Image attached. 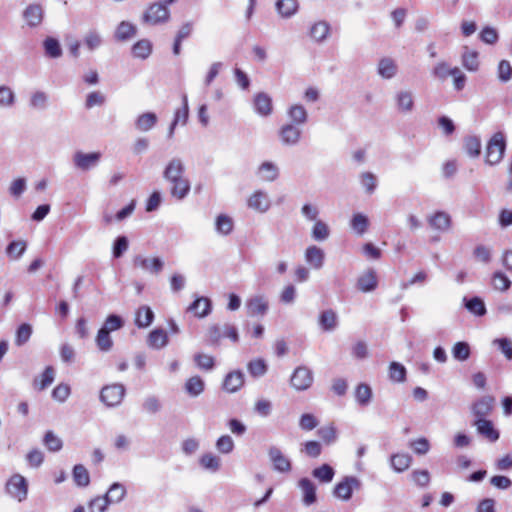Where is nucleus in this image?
<instances>
[{
    "mask_svg": "<svg viewBox=\"0 0 512 512\" xmlns=\"http://www.w3.org/2000/svg\"><path fill=\"white\" fill-rule=\"evenodd\" d=\"M184 173L185 166L180 158L171 159L163 171L164 179L171 184V195L177 199L185 198L190 191V182Z\"/></svg>",
    "mask_w": 512,
    "mask_h": 512,
    "instance_id": "f257e3e1",
    "label": "nucleus"
},
{
    "mask_svg": "<svg viewBox=\"0 0 512 512\" xmlns=\"http://www.w3.org/2000/svg\"><path fill=\"white\" fill-rule=\"evenodd\" d=\"M169 19V8L162 3H153L144 11L141 22L145 25L156 26L168 22Z\"/></svg>",
    "mask_w": 512,
    "mask_h": 512,
    "instance_id": "f03ea898",
    "label": "nucleus"
},
{
    "mask_svg": "<svg viewBox=\"0 0 512 512\" xmlns=\"http://www.w3.org/2000/svg\"><path fill=\"white\" fill-rule=\"evenodd\" d=\"M506 141L501 132L495 133L489 140L486 147L485 161L489 165L498 164L505 152Z\"/></svg>",
    "mask_w": 512,
    "mask_h": 512,
    "instance_id": "7ed1b4c3",
    "label": "nucleus"
},
{
    "mask_svg": "<svg viewBox=\"0 0 512 512\" xmlns=\"http://www.w3.org/2000/svg\"><path fill=\"white\" fill-rule=\"evenodd\" d=\"M361 488V481L355 476H346L339 481L333 490V495L342 501H349L353 492Z\"/></svg>",
    "mask_w": 512,
    "mask_h": 512,
    "instance_id": "20e7f679",
    "label": "nucleus"
},
{
    "mask_svg": "<svg viewBox=\"0 0 512 512\" xmlns=\"http://www.w3.org/2000/svg\"><path fill=\"white\" fill-rule=\"evenodd\" d=\"M7 493L19 502L24 501L28 495V482L20 474L12 475L6 483Z\"/></svg>",
    "mask_w": 512,
    "mask_h": 512,
    "instance_id": "39448f33",
    "label": "nucleus"
},
{
    "mask_svg": "<svg viewBox=\"0 0 512 512\" xmlns=\"http://www.w3.org/2000/svg\"><path fill=\"white\" fill-rule=\"evenodd\" d=\"M313 372L306 366L297 367L290 378V384L296 391H305L313 384Z\"/></svg>",
    "mask_w": 512,
    "mask_h": 512,
    "instance_id": "423d86ee",
    "label": "nucleus"
},
{
    "mask_svg": "<svg viewBox=\"0 0 512 512\" xmlns=\"http://www.w3.org/2000/svg\"><path fill=\"white\" fill-rule=\"evenodd\" d=\"M125 395V388L120 384L104 386L100 392V400L108 407L119 405Z\"/></svg>",
    "mask_w": 512,
    "mask_h": 512,
    "instance_id": "0eeeda50",
    "label": "nucleus"
},
{
    "mask_svg": "<svg viewBox=\"0 0 512 512\" xmlns=\"http://www.w3.org/2000/svg\"><path fill=\"white\" fill-rule=\"evenodd\" d=\"M331 35V26L325 20H318L313 22L307 31L309 39L316 44L326 42Z\"/></svg>",
    "mask_w": 512,
    "mask_h": 512,
    "instance_id": "6e6552de",
    "label": "nucleus"
},
{
    "mask_svg": "<svg viewBox=\"0 0 512 512\" xmlns=\"http://www.w3.org/2000/svg\"><path fill=\"white\" fill-rule=\"evenodd\" d=\"M430 228L439 233H447L452 229V217L444 211H436L427 217Z\"/></svg>",
    "mask_w": 512,
    "mask_h": 512,
    "instance_id": "1a4fd4ad",
    "label": "nucleus"
},
{
    "mask_svg": "<svg viewBox=\"0 0 512 512\" xmlns=\"http://www.w3.org/2000/svg\"><path fill=\"white\" fill-rule=\"evenodd\" d=\"M133 265L151 274H158L164 267V261L160 257H144L138 255L134 257Z\"/></svg>",
    "mask_w": 512,
    "mask_h": 512,
    "instance_id": "9d476101",
    "label": "nucleus"
},
{
    "mask_svg": "<svg viewBox=\"0 0 512 512\" xmlns=\"http://www.w3.org/2000/svg\"><path fill=\"white\" fill-rule=\"evenodd\" d=\"M247 205L256 212L265 213L271 207V200L266 192L257 190L249 196Z\"/></svg>",
    "mask_w": 512,
    "mask_h": 512,
    "instance_id": "9b49d317",
    "label": "nucleus"
},
{
    "mask_svg": "<svg viewBox=\"0 0 512 512\" xmlns=\"http://www.w3.org/2000/svg\"><path fill=\"white\" fill-rule=\"evenodd\" d=\"M302 131L294 124H285L279 130V137L281 142L287 146H295L301 139Z\"/></svg>",
    "mask_w": 512,
    "mask_h": 512,
    "instance_id": "f8f14e48",
    "label": "nucleus"
},
{
    "mask_svg": "<svg viewBox=\"0 0 512 512\" xmlns=\"http://www.w3.org/2000/svg\"><path fill=\"white\" fill-rule=\"evenodd\" d=\"M396 109L403 114H409L413 111L415 102L414 95L409 90H400L394 96Z\"/></svg>",
    "mask_w": 512,
    "mask_h": 512,
    "instance_id": "ddd939ff",
    "label": "nucleus"
},
{
    "mask_svg": "<svg viewBox=\"0 0 512 512\" xmlns=\"http://www.w3.org/2000/svg\"><path fill=\"white\" fill-rule=\"evenodd\" d=\"M268 308V300L264 295H255L246 301V309L250 316H263L267 313Z\"/></svg>",
    "mask_w": 512,
    "mask_h": 512,
    "instance_id": "4468645a",
    "label": "nucleus"
},
{
    "mask_svg": "<svg viewBox=\"0 0 512 512\" xmlns=\"http://www.w3.org/2000/svg\"><path fill=\"white\" fill-rule=\"evenodd\" d=\"M101 158L100 152L83 153L76 152L73 157L74 164L81 170H89L96 166Z\"/></svg>",
    "mask_w": 512,
    "mask_h": 512,
    "instance_id": "2eb2a0df",
    "label": "nucleus"
},
{
    "mask_svg": "<svg viewBox=\"0 0 512 512\" xmlns=\"http://www.w3.org/2000/svg\"><path fill=\"white\" fill-rule=\"evenodd\" d=\"M270 461L276 471L287 473L291 470L289 459L277 447H271L268 451Z\"/></svg>",
    "mask_w": 512,
    "mask_h": 512,
    "instance_id": "dca6fc26",
    "label": "nucleus"
},
{
    "mask_svg": "<svg viewBox=\"0 0 512 512\" xmlns=\"http://www.w3.org/2000/svg\"><path fill=\"white\" fill-rule=\"evenodd\" d=\"M305 261L316 270H319L324 265L325 253L323 249L316 245L308 246L304 253Z\"/></svg>",
    "mask_w": 512,
    "mask_h": 512,
    "instance_id": "f3484780",
    "label": "nucleus"
},
{
    "mask_svg": "<svg viewBox=\"0 0 512 512\" xmlns=\"http://www.w3.org/2000/svg\"><path fill=\"white\" fill-rule=\"evenodd\" d=\"M474 426L476 427L477 432L490 442H496L500 437L499 431L494 427V424L490 420L476 419Z\"/></svg>",
    "mask_w": 512,
    "mask_h": 512,
    "instance_id": "a211bd4d",
    "label": "nucleus"
},
{
    "mask_svg": "<svg viewBox=\"0 0 512 512\" xmlns=\"http://www.w3.org/2000/svg\"><path fill=\"white\" fill-rule=\"evenodd\" d=\"M300 8L298 0H277L275 9L278 15L283 19H290L295 16Z\"/></svg>",
    "mask_w": 512,
    "mask_h": 512,
    "instance_id": "6ab92c4d",
    "label": "nucleus"
},
{
    "mask_svg": "<svg viewBox=\"0 0 512 512\" xmlns=\"http://www.w3.org/2000/svg\"><path fill=\"white\" fill-rule=\"evenodd\" d=\"M495 399L492 396H483L472 405V412L477 419H485L494 407Z\"/></svg>",
    "mask_w": 512,
    "mask_h": 512,
    "instance_id": "aec40b11",
    "label": "nucleus"
},
{
    "mask_svg": "<svg viewBox=\"0 0 512 512\" xmlns=\"http://www.w3.org/2000/svg\"><path fill=\"white\" fill-rule=\"evenodd\" d=\"M377 72L384 79H392L398 73V65L394 59L384 57L378 62Z\"/></svg>",
    "mask_w": 512,
    "mask_h": 512,
    "instance_id": "412c9836",
    "label": "nucleus"
},
{
    "mask_svg": "<svg viewBox=\"0 0 512 512\" xmlns=\"http://www.w3.org/2000/svg\"><path fill=\"white\" fill-rule=\"evenodd\" d=\"M244 385V375L241 371L228 373L223 381V389L228 393L237 392Z\"/></svg>",
    "mask_w": 512,
    "mask_h": 512,
    "instance_id": "4be33fe9",
    "label": "nucleus"
},
{
    "mask_svg": "<svg viewBox=\"0 0 512 512\" xmlns=\"http://www.w3.org/2000/svg\"><path fill=\"white\" fill-rule=\"evenodd\" d=\"M378 280L376 272L367 270L357 279V288L364 293L371 292L376 289Z\"/></svg>",
    "mask_w": 512,
    "mask_h": 512,
    "instance_id": "5701e85b",
    "label": "nucleus"
},
{
    "mask_svg": "<svg viewBox=\"0 0 512 512\" xmlns=\"http://www.w3.org/2000/svg\"><path fill=\"white\" fill-rule=\"evenodd\" d=\"M463 49L464 51L461 56L463 67L470 72L478 71L480 67L479 53L467 46H465Z\"/></svg>",
    "mask_w": 512,
    "mask_h": 512,
    "instance_id": "b1692460",
    "label": "nucleus"
},
{
    "mask_svg": "<svg viewBox=\"0 0 512 512\" xmlns=\"http://www.w3.org/2000/svg\"><path fill=\"white\" fill-rule=\"evenodd\" d=\"M137 33L135 24L129 21H122L115 29L114 36L117 41H128L132 39Z\"/></svg>",
    "mask_w": 512,
    "mask_h": 512,
    "instance_id": "393cba45",
    "label": "nucleus"
},
{
    "mask_svg": "<svg viewBox=\"0 0 512 512\" xmlns=\"http://www.w3.org/2000/svg\"><path fill=\"white\" fill-rule=\"evenodd\" d=\"M288 118L291 124L300 126L304 125L308 120V112L301 104H293L287 109Z\"/></svg>",
    "mask_w": 512,
    "mask_h": 512,
    "instance_id": "a878e982",
    "label": "nucleus"
},
{
    "mask_svg": "<svg viewBox=\"0 0 512 512\" xmlns=\"http://www.w3.org/2000/svg\"><path fill=\"white\" fill-rule=\"evenodd\" d=\"M154 320V313L149 306L143 305L135 312V325L138 328L149 327Z\"/></svg>",
    "mask_w": 512,
    "mask_h": 512,
    "instance_id": "bb28decb",
    "label": "nucleus"
},
{
    "mask_svg": "<svg viewBox=\"0 0 512 512\" xmlns=\"http://www.w3.org/2000/svg\"><path fill=\"white\" fill-rule=\"evenodd\" d=\"M257 175L263 181L272 182L278 178L279 169L273 162L266 161L259 166Z\"/></svg>",
    "mask_w": 512,
    "mask_h": 512,
    "instance_id": "cd10ccee",
    "label": "nucleus"
},
{
    "mask_svg": "<svg viewBox=\"0 0 512 512\" xmlns=\"http://www.w3.org/2000/svg\"><path fill=\"white\" fill-rule=\"evenodd\" d=\"M147 343L150 348L162 349L168 344V335L163 329H154L149 333Z\"/></svg>",
    "mask_w": 512,
    "mask_h": 512,
    "instance_id": "c85d7f7f",
    "label": "nucleus"
},
{
    "mask_svg": "<svg viewBox=\"0 0 512 512\" xmlns=\"http://www.w3.org/2000/svg\"><path fill=\"white\" fill-rule=\"evenodd\" d=\"M188 310L193 312L196 317H206L211 312V301L206 297H198L188 307Z\"/></svg>",
    "mask_w": 512,
    "mask_h": 512,
    "instance_id": "c756f323",
    "label": "nucleus"
},
{
    "mask_svg": "<svg viewBox=\"0 0 512 512\" xmlns=\"http://www.w3.org/2000/svg\"><path fill=\"white\" fill-rule=\"evenodd\" d=\"M184 389L191 397H197L204 392L205 382L200 376H192L185 382Z\"/></svg>",
    "mask_w": 512,
    "mask_h": 512,
    "instance_id": "7c9ffc66",
    "label": "nucleus"
},
{
    "mask_svg": "<svg viewBox=\"0 0 512 512\" xmlns=\"http://www.w3.org/2000/svg\"><path fill=\"white\" fill-rule=\"evenodd\" d=\"M299 487L303 492V503L307 506L316 502V488L311 480L308 478H302L299 483Z\"/></svg>",
    "mask_w": 512,
    "mask_h": 512,
    "instance_id": "2f4dec72",
    "label": "nucleus"
},
{
    "mask_svg": "<svg viewBox=\"0 0 512 512\" xmlns=\"http://www.w3.org/2000/svg\"><path fill=\"white\" fill-rule=\"evenodd\" d=\"M23 17L27 25L34 27L39 25L43 19V10L39 5H29L24 13Z\"/></svg>",
    "mask_w": 512,
    "mask_h": 512,
    "instance_id": "473e14b6",
    "label": "nucleus"
},
{
    "mask_svg": "<svg viewBox=\"0 0 512 512\" xmlns=\"http://www.w3.org/2000/svg\"><path fill=\"white\" fill-rule=\"evenodd\" d=\"M254 107L261 116H268L272 112V100L265 93H259L254 98Z\"/></svg>",
    "mask_w": 512,
    "mask_h": 512,
    "instance_id": "72a5a7b5",
    "label": "nucleus"
},
{
    "mask_svg": "<svg viewBox=\"0 0 512 512\" xmlns=\"http://www.w3.org/2000/svg\"><path fill=\"white\" fill-rule=\"evenodd\" d=\"M390 462L393 470L400 473L406 471L410 467L412 457L407 453H396L391 456Z\"/></svg>",
    "mask_w": 512,
    "mask_h": 512,
    "instance_id": "f704fd0d",
    "label": "nucleus"
},
{
    "mask_svg": "<svg viewBox=\"0 0 512 512\" xmlns=\"http://www.w3.org/2000/svg\"><path fill=\"white\" fill-rule=\"evenodd\" d=\"M234 228V222L233 219L226 215V214H220L216 217L215 220V229L216 232L220 235H229Z\"/></svg>",
    "mask_w": 512,
    "mask_h": 512,
    "instance_id": "c9c22d12",
    "label": "nucleus"
},
{
    "mask_svg": "<svg viewBox=\"0 0 512 512\" xmlns=\"http://www.w3.org/2000/svg\"><path fill=\"white\" fill-rule=\"evenodd\" d=\"M337 323V314L331 309L323 311L319 316V325L324 331L334 330Z\"/></svg>",
    "mask_w": 512,
    "mask_h": 512,
    "instance_id": "e433bc0d",
    "label": "nucleus"
},
{
    "mask_svg": "<svg viewBox=\"0 0 512 512\" xmlns=\"http://www.w3.org/2000/svg\"><path fill=\"white\" fill-rule=\"evenodd\" d=\"M55 379V371L52 366H47L39 378H36L33 385L38 390H44L53 383Z\"/></svg>",
    "mask_w": 512,
    "mask_h": 512,
    "instance_id": "4c0bfd02",
    "label": "nucleus"
},
{
    "mask_svg": "<svg viewBox=\"0 0 512 512\" xmlns=\"http://www.w3.org/2000/svg\"><path fill=\"white\" fill-rule=\"evenodd\" d=\"M157 123V116L155 113H152V112H147V113H144V114H141L136 122H135V126L138 130L142 131V132H147L149 130H151L155 124Z\"/></svg>",
    "mask_w": 512,
    "mask_h": 512,
    "instance_id": "58836bf2",
    "label": "nucleus"
},
{
    "mask_svg": "<svg viewBox=\"0 0 512 512\" xmlns=\"http://www.w3.org/2000/svg\"><path fill=\"white\" fill-rule=\"evenodd\" d=\"M199 463L205 470L216 472L220 468L221 460L212 453H205L200 457Z\"/></svg>",
    "mask_w": 512,
    "mask_h": 512,
    "instance_id": "ea45409f",
    "label": "nucleus"
},
{
    "mask_svg": "<svg viewBox=\"0 0 512 512\" xmlns=\"http://www.w3.org/2000/svg\"><path fill=\"white\" fill-rule=\"evenodd\" d=\"M350 225L355 233L363 235L368 229L369 219L362 213H356L353 215Z\"/></svg>",
    "mask_w": 512,
    "mask_h": 512,
    "instance_id": "a19ab883",
    "label": "nucleus"
},
{
    "mask_svg": "<svg viewBox=\"0 0 512 512\" xmlns=\"http://www.w3.org/2000/svg\"><path fill=\"white\" fill-rule=\"evenodd\" d=\"M512 285L509 277L501 271H497L492 275V286L500 292H506Z\"/></svg>",
    "mask_w": 512,
    "mask_h": 512,
    "instance_id": "79ce46f5",
    "label": "nucleus"
},
{
    "mask_svg": "<svg viewBox=\"0 0 512 512\" xmlns=\"http://www.w3.org/2000/svg\"><path fill=\"white\" fill-rule=\"evenodd\" d=\"M73 480L79 487H86L90 483L88 470L81 464L75 465L73 468Z\"/></svg>",
    "mask_w": 512,
    "mask_h": 512,
    "instance_id": "37998d69",
    "label": "nucleus"
},
{
    "mask_svg": "<svg viewBox=\"0 0 512 512\" xmlns=\"http://www.w3.org/2000/svg\"><path fill=\"white\" fill-rule=\"evenodd\" d=\"M126 495V489L125 487L120 483H113L108 492L105 495V498L108 499L109 504L110 503H119L124 499Z\"/></svg>",
    "mask_w": 512,
    "mask_h": 512,
    "instance_id": "c03bdc74",
    "label": "nucleus"
},
{
    "mask_svg": "<svg viewBox=\"0 0 512 512\" xmlns=\"http://www.w3.org/2000/svg\"><path fill=\"white\" fill-rule=\"evenodd\" d=\"M465 307L466 309L476 315V316H483L486 314V307L484 304V301L479 297H473L471 299L464 298Z\"/></svg>",
    "mask_w": 512,
    "mask_h": 512,
    "instance_id": "a18cd8bd",
    "label": "nucleus"
},
{
    "mask_svg": "<svg viewBox=\"0 0 512 512\" xmlns=\"http://www.w3.org/2000/svg\"><path fill=\"white\" fill-rule=\"evenodd\" d=\"M27 244L23 240L12 241L6 248L7 256L12 260H18L26 251Z\"/></svg>",
    "mask_w": 512,
    "mask_h": 512,
    "instance_id": "49530a36",
    "label": "nucleus"
},
{
    "mask_svg": "<svg viewBox=\"0 0 512 512\" xmlns=\"http://www.w3.org/2000/svg\"><path fill=\"white\" fill-rule=\"evenodd\" d=\"M497 79L501 83H508L512 80V65L508 60H501L497 65Z\"/></svg>",
    "mask_w": 512,
    "mask_h": 512,
    "instance_id": "de8ad7c7",
    "label": "nucleus"
},
{
    "mask_svg": "<svg viewBox=\"0 0 512 512\" xmlns=\"http://www.w3.org/2000/svg\"><path fill=\"white\" fill-rule=\"evenodd\" d=\"M312 475L323 483H330L335 475L334 469L328 465L323 464L312 471Z\"/></svg>",
    "mask_w": 512,
    "mask_h": 512,
    "instance_id": "09e8293b",
    "label": "nucleus"
},
{
    "mask_svg": "<svg viewBox=\"0 0 512 512\" xmlns=\"http://www.w3.org/2000/svg\"><path fill=\"white\" fill-rule=\"evenodd\" d=\"M389 379L395 383L406 380V368L399 362H391L389 365Z\"/></svg>",
    "mask_w": 512,
    "mask_h": 512,
    "instance_id": "8fccbe9b",
    "label": "nucleus"
},
{
    "mask_svg": "<svg viewBox=\"0 0 512 512\" xmlns=\"http://www.w3.org/2000/svg\"><path fill=\"white\" fill-rule=\"evenodd\" d=\"M464 149L470 157H478L481 152V141L476 136H468L464 139Z\"/></svg>",
    "mask_w": 512,
    "mask_h": 512,
    "instance_id": "3c124183",
    "label": "nucleus"
},
{
    "mask_svg": "<svg viewBox=\"0 0 512 512\" xmlns=\"http://www.w3.org/2000/svg\"><path fill=\"white\" fill-rule=\"evenodd\" d=\"M95 341H96V345L99 348V350H101L103 352H108L113 347V340L110 336V333L105 330H102L101 328L99 329V331L97 333Z\"/></svg>",
    "mask_w": 512,
    "mask_h": 512,
    "instance_id": "603ef678",
    "label": "nucleus"
},
{
    "mask_svg": "<svg viewBox=\"0 0 512 512\" xmlns=\"http://www.w3.org/2000/svg\"><path fill=\"white\" fill-rule=\"evenodd\" d=\"M152 51V44L148 40H140L132 47V53L135 57L145 59Z\"/></svg>",
    "mask_w": 512,
    "mask_h": 512,
    "instance_id": "864d4df0",
    "label": "nucleus"
},
{
    "mask_svg": "<svg viewBox=\"0 0 512 512\" xmlns=\"http://www.w3.org/2000/svg\"><path fill=\"white\" fill-rule=\"evenodd\" d=\"M330 231L326 223L323 221H315L312 228V238L316 241H324L329 237Z\"/></svg>",
    "mask_w": 512,
    "mask_h": 512,
    "instance_id": "5fc2aeb1",
    "label": "nucleus"
},
{
    "mask_svg": "<svg viewBox=\"0 0 512 512\" xmlns=\"http://www.w3.org/2000/svg\"><path fill=\"white\" fill-rule=\"evenodd\" d=\"M479 38L485 44L494 45L499 40V33L496 28L491 26H485L479 33Z\"/></svg>",
    "mask_w": 512,
    "mask_h": 512,
    "instance_id": "6e6d98bb",
    "label": "nucleus"
},
{
    "mask_svg": "<svg viewBox=\"0 0 512 512\" xmlns=\"http://www.w3.org/2000/svg\"><path fill=\"white\" fill-rule=\"evenodd\" d=\"M15 103L13 90L5 85L0 86V108H9Z\"/></svg>",
    "mask_w": 512,
    "mask_h": 512,
    "instance_id": "4d7b16f0",
    "label": "nucleus"
},
{
    "mask_svg": "<svg viewBox=\"0 0 512 512\" xmlns=\"http://www.w3.org/2000/svg\"><path fill=\"white\" fill-rule=\"evenodd\" d=\"M189 116V105L187 95L182 96V107L176 110L174 115V124L185 125Z\"/></svg>",
    "mask_w": 512,
    "mask_h": 512,
    "instance_id": "13d9d810",
    "label": "nucleus"
},
{
    "mask_svg": "<svg viewBox=\"0 0 512 512\" xmlns=\"http://www.w3.org/2000/svg\"><path fill=\"white\" fill-rule=\"evenodd\" d=\"M71 394V387L66 383H59L53 390H52V398L59 402L64 403Z\"/></svg>",
    "mask_w": 512,
    "mask_h": 512,
    "instance_id": "bf43d9fd",
    "label": "nucleus"
},
{
    "mask_svg": "<svg viewBox=\"0 0 512 512\" xmlns=\"http://www.w3.org/2000/svg\"><path fill=\"white\" fill-rule=\"evenodd\" d=\"M216 449L222 454H230L235 447L234 441L229 435H222L216 441Z\"/></svg>",
    "mask_w": 512,
    "mask_h": 512,
    "instance_id": "052dcab7",
    "label": "nucleus"
},
{
    "mask_svg": "<svg viewBox=\"0 0 512 512\" xmlns=\"http://www.w3.org/2000/svg\"><path fill=\"white\" fill-rule=\"evenodd\" d=\"M31 334V325L27 323L21 324L16 331L15 344L17 346H22L30 339Z\"/></svg>",
    "mask_w": 512,
    "mask_h": 512,
    "instance_id": "680f3d73",
    "label": "nucleus"
},
{
    "mask_svg": "<svg viewBox=\"0 0 512 512\" xmlns=\"http://www.w3.org/2000/svg\"><path fill=\"white\" fill-rule=\"evenodd\" d=\"M452 355L458 361H465L470 356V347L466 342H457L452 348Z\"/></svg>",
    "mask_w": 512,
    "mask_h": 512,
    "instance_id": "e2e57ef3",
    "label": "nucleus"
},
{
    "mask_svg": "<svg viewBox=\"0 0 512 512\" xmlns=\"http://www.w3.org/2000/svg\"><path fill=\"white\" fill-rule=\"evenodd\" d=\"M319 437L327 444H331L337 439V429L334 424H329L317 431Z\"/></svg>",
    "mask_w": 512,
    "mask_h": 512,
    "instance_id": "0e129e2a",
    "label": "nucleus"
},
{
    "mask_svg": "<svg viewBox=\"0 0 512 512\" xmlns=\"http://www.w3.org/2000/svg\"><path fill=\"white\" fill-rule=\"evenodd\" d=\"M123 325V319L118 315L112 314L106 318L104 325L101 327V329L110 333L121 329Z\"/></svg>",
    "mask_w": 512,
    "mask_h": 512,
    "instance_id": "69168bd1",
    "label": "nucleus"
},
{
    "mask_svg": "<svg viewBox=\"0 0 512 512\" xmlns=\"http://www.w3.org/2000/svg\"><path fill=\"white\" fill-rule=\"evenodd\" d=\"M194 361L199 369L206 371L212 370L215 364L213 356L203 353L196 354Z\"/></svg>",
    "mask_w": 512,
    "mask_h": 512,
    "instance_id": "338daca9",
    "label": "nucleus"
},
{
    "mask_svg": "<svg viewBox=\"0 0 512 512\" xmlns=\"http://www.w3.org/2000/svg\"><path fill=\"white\" fill-rule=\"evenodd\" d=\"M355 396L359 404L367 405L372 396L371 388L366 384H360L356 388Z\"/></svg>",
    "mask_w": 512,
    "mask_h": 512,
    "instance_id": "774afa93",
    "label": "nucleus"
}]
</instances>
